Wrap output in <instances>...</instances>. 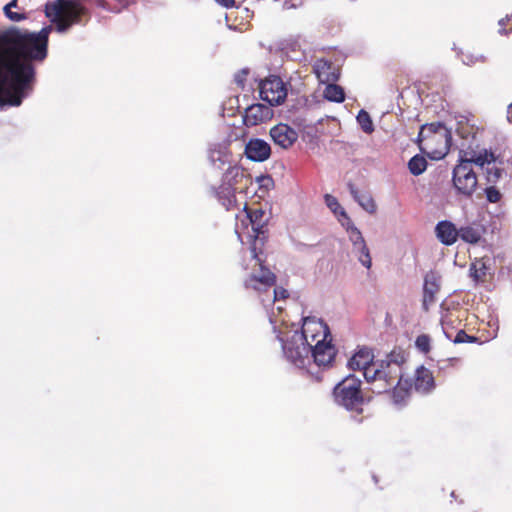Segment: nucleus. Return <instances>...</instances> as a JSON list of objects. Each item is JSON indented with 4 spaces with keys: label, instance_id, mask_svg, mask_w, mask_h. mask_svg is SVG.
<instances>
[{
    "label": "nucleus",
    "instance_id": "obj_36",
    "mask_svg": "<svg viewBox=\"0 0 512 512\" xmlns=\"http://www.w3.org/2000/svg\"><path fill=\"white\" fill-rule=\"evenodd\" d=\"M210 161L215 164L216 161H220L222 164L228 162V156L222 153L220 149H212L209 154Z\"/></svg>",
    "mask_w": 512,
    "mask_h": 512
},
{
    "label": "nucleus",
    "instance_id": "obj_1",
    "mask_svg": "<svg viewBox=\"0 0 512 512\" xmlns=\"http://www.w3.org/2000/svg\"><path fill=\"white\" fill-rule=\"evenodd\" d=\"M32 87V66H0V111L18 107Z\"/></svg>",
    "mask_w": 512,
    "mask_h": 512
},
{
    "label": "nucleus",
    "instance_id": "obj_22",
    "mask_svg": "<svg viewBox=\"0 0 512 512\" xmlns=\"http://www.w3.org/2000/svg\"><path fill=\"white\" fill-rule=\"evenodd\" d=\"M340 67L341 66H314V73L323 84L337 82L341 75Z\"/></svg>",
    "mask_w": 512,
    "mask_h": 512
},
{
    "label": "nucleus",
    "instance_id": "obj_13",
    "mask_svg": "<svg viewBox=\"0 0 512 512\" xmlns=\"http://www.w3.org/2000/svg\"><path fill=\"white\" fill-rule=\"evenodd\" d=\"M273 142L282 149L291 148L298 139L297 131L285 123H279L270 129Z\"/></svg>",
    "mask_w": 512,
    "mask_h": 512
},
{
    "label": "nucleus",
    "instance_id": "obj_39",
    "mask_svg": "<svg viewBox=\"0 0 512 512\" xmlns=\"http://www.w3.org/2000/svg\"><path fill=\"white\" fill-rule=\"evenodd\" d=\"M499 32L503 34H508L512 32V15H507L505 18L499 20Z\"/></svg>",
    "mask_w": 512,
    "mask_h": 512
},
{
    "label": "nucleus",
    "instance_id": "obj_15",
    "mask_svg": "<svg viewBox=\"0 0 512 512\" xmlns=\"http://www.w3.org/2000/svg\"><path fill=\"white\" fill-rule=\"evenodd\" d=\"M273 117V110L264 104L256 103L246 108L243 117L244 124L247 127L263 124Z\"/></svg>",
    "mask_w": 512,
    "mask_h": 512
},
{
    "label": "nucleus",
    "instance_id": "obj_46",
    "mask_svg": "<svg viewBox=\"0 0 512 512\" xmlns=\"http://www.w3.org/2000/svg\"><path fill=\"white\" fill-rule=\"evenodd\" d=\"M117 2H119V4H121L122 6H124L126 4V0H116Z\"/></svg>",
    "mask_w": 512,
    "mask_h": 512
},
{
    "label": "nucleus",
    "instance_id": "obj_14",
    "mask_svg": "<svg viewBox=\"0 0 512 512\" xmlns=\"http://www.w3.org/2000/svg\"><path fill=\"white\" fill-rule=\"evenodd\" d=\"M440 275L435 271H429L424 276L422 307L428 311L436 302V294L440 290Z\"/></svg>",
    "mask_w": 512,
    "mask_h": 512
},
{
    "label": "nucleus",
    "instance_id": "obj_7",
    "mask_svg": "<svg viewBox=\"0 0 512 512\" xmlns=\"http://www.w3.org/2000/svg\"><path fill=\"white\" fill-rule=\"evenodd\" d=\"M252 184V177L241 166H230L222 175L218 187H212V191L218 201L227 209L234 208L237 204L236 194L246 193Z\"/></svg>",
    "mask_w": 512,
    "mask_h": 512
},
{
    "label": "nucleus",
    "instance_id": "obj_11",
    "mask_svg": "<svg viewBox=\"0 0 512 512\" xmlns=\"http://www.w3.org/2000/svg\"><path fill=\"white\" fill-rule=\"evenodd\" d=\"M252 257L256 260L259 265V272H254L244 281V287L246 289H253L256 291L266 290L273 287L276 284V275L267 268L263 261L259 258L256 248L251 249Z\"/></svg>",
    "mask_w": 512,
    "mask_h": 512
},
{
    "label": "nucleus",
    "instance_id": "obj_45",
    "mask_svg": "<svg viewBox=\"0 0 512 512\" xmlns=\"http://www.w3.org/2000/svg\"><path fill=\"white\" fill-rule=\"evenodd\" d=\"M319 62H320V64H324V65L331 64L330 62L323 60V59H320Z\"/></svg>",
    "mask_w": 512,
    "mask_h": 512
},
{
    "label": "nucleus",
    "instance_id": "obj_6",
    "mask_svg": "<svg viewBox=\"0 0 512 512\" xmlns=\"http://www.w3.org/2000/svg\"><path fill=\"white\" fill-rule=\"evenodd\" d=\"M406 358L402 350L394 349L386 358L377 361L373 369L366 372V381L376 383L378 392H386L403 379V364Z\"/></svg>",
    "mask_w": 512,
    "mask_h": 512
},
{
    "label": "nucleus",
    "instance_id": "obj_21",
    "mask_svg": "<svg viewBox=\"0 0 512 512\" xmlns=\"http://www.w3.org/2000/svg\"><path fill=\"white\" fill-rule=\"evenodd\" d=\"M50 31L51 27H46L39 33H34V62L42 61L46 57Z\"/></svg>",
    "mask_w": 512,
    "mask_h": 512
},
{
    "label": "nucleus",
    "instance_id": "obj_18",
    "mask_svg": "<svg viewBox=\"0 0 512 512\" xmlns=\"http://www.w3.org/2000/svg\"><path fill=\"white\" fill-rule=\"evenodd\" d=\"M469 273L477 283H485L489 281L493 276L490 258H476L470 265Z\"/></svg>",
    "mask_w": 512,
    "mask_h": 512
},
{
    "label": "nucleus",
    "instance_id": "obj_5",
    "mask_svg": "<svg viewBox=\"0 0 512 512\" xmlns=\"http://www.w3.org/2000/svg\"><path fill=\"white\" fill-rule=\"evenodd\" d=\"M334 402L351 413L357 423L364 420V406L371 397L366 396L362 390V381L355 375H348L342 379L333 389Z\"/></svg>",
    "mask_w": 512,
    "mask_h": 512
},
{
    "label": "nucleus",
    "instance_id": "obj_40",
    "mask_svg": "<svg viewBox=\"0 0 512 512\" xmlns=\"http://www.w3.org/2000/svg\"><path fill=\"white\" fill-rule=\"evenodd\" d=\"M289 296V293L286 289L283 288H275L274 289V297L273 301H277L280 299H286Z\"/></svg>",
    "mask_w": 512,
    "mask_h": 512
},
{
    "label": "nucleus",
    "instance_id": "obj_32",
    "mask_svg": "<svg viewBox=\"0 0 512 512\" xmlns=\"http://www.w3.org/2000/svg\"><path fill=\"white\" fill-rule=\"evenodd\" d=\"M358 124L360 125L361 129L367 133L371 134L374 131V125L373 121L371 119L370 114L365 111L364 109H361L356 117Z\"/></svg>",
    "mask_w": 512,
    "mask_h": 512
},
{
    "label": "nucleus",
    "instance_id": "obj_20",
    "mask_svg": "<svg viewBox=\"0 0 512 512\" xmlns=\"http://www.w3.org/2000/svg\"><path fill=\"white\" fill-rule=\"evenodd\" d=\"M484 233L485 228L483 225L479 223H471L459 228L458 238L469 244H477Z\"/></svg>",
    "mask_w": 512,
    "mask_h": 512
},
{
    "label": "nucleus",
    "instance_id": "obj_16",
    "mask_svg": "<svg viewBox=\"0 0 512 512\" xmlns=\"http://www.w3.org/2000/svg\"><path fill=\"white\" fill-rule=\"evenodd\" d=\"M373 360V351L368 347H361L348 360V367L354 371L363 370V375L366 378L368 369H373L376 365Z\"/></svg>",
    "mask_w": 512,
    "mask_h": 512
},
{
    "label": "nucleus",
    "instance_id": "obj_19",
    "mask_svg": "<svg viewBox=\"0 0 512 512\" xmlns=\"http://www.w3.org/2000/svg\"><path fill=\"white\" fill-rule=\"evenodd\" d=\"M435 232L441 243L450 246L457 241L459 229L450 221H441L436 225Z\"/></svg>",
    "mask_w": 512,
    "mask_h": 512
},
{
    "label": "nucleus",
    "instance_id": "obj_23",
    "mask_svg": "<svg viewBox=\"0 0 512 512\" xmlns=\"http://www.w3.org/2000/svg\"><path fill=\"white\" fill-rule=\"evenodd\" d=\"M414 386L418 391H429L434 386L432 372L424 366L419 367L415 373Z\"/></svg>",
    "mask_w": 512,
    "mask_h": 512
},
{
    "label": "nucleus",
    "instance_id": "obj_4",
    "mask_svg": "<svg viewBox=\"0 0 512 512\" xmlns=\"http://www.w3.org/2000/svg\"><path fill=\"white\" fill-rule=\"evenodd\" d=\"M496 160L494 154L487 150L481 152L460 151L459 163L453 169V185L458 193L464 196H471L477 187V176L472 169V164L483 167L490 165Z\"/></svg>",
    "mask_w": 512,
    "mask_h": 512
},
{
    "label": "nucleus",
    "instance_id": "obj_34",
    "mask_svg": "<svg viewBox=\"0 0 512 512\" xmlns=\"http://www.w3.org/2000/svg\"><path fill=\"white\" fill-rule=\"evenodd\" d=\"M486 199L490 203H498L502 198V194L499 189L494 185L485 188Z\"/></svg>",
    "mask_w": 512,
    "mask_h": 512
},
{
    "label": "nucleus",
    "instance_id": "obj_27",
    "mask_svg": "<svg viewBox=\"0 0 512 512\" xmlns=\"http://www.w3.org/2000/svg\"><path fill=\"white\" fill-rule=\"evenodd\" d=\"M18 8V0H11L3 7V13L7 19L11 22H20L29 18L28 13L12 11V9Z\"/></svg>",
    "mask_w": 512,
    "mask_h": 512
},
{
    "label": "nucleus",
    "instance_id": "obj_37",
    "mask_svg": "<svg viewBox=\"0 0 512 512\" xmlns=\"http://www.w3.org/2000/svg\"><path fill=\"white\" fill-rule=\"evenodd\" d=\"M348 233H349V239L352 242L353 247L356 246L359 242H365V240L362 236V233L356 227H351L348 230Z\"/></svg>",
    "mask_w": 512,
    "mask_h": 512
},
{
    "label": "nucleus",
    "instance_id": "obj_25",
    "mask_svg": "<svg viewBox=\"0 0 512 512\" xmlns=\"http://www.w3.org/2000/svg\"><path fill=\"white\" fill-rule=\"evenodd\" d=\"M349 190L354 199L369 213H374L377 209L376 203L370 195H359L354 184H348Z\"/></svg>",
    "mask_w": 512,
    "mask_h": 512
},
{
    "label": "nucleus",
    "instance_id": "obj_44",
    "mask_svg": "<svg viewBox=\"0 0 512 512\" xmlns=\"http://www.w3.org/2000/svg\"><path fill=\"white\" fill-rule=\"evenodd\" d=\"M507 120L512 123V103L508 106L507 109Z\"/></svg>",
    "mask_w": 512,
    "mask_h": 512
},
{
    "label": "nucleus",
    "instance_id": "obj_26",
    "mask_svg": "<svg viewBox=\"0 0 512 512\" xmlns=\"http://www.w3.org/2000/svg\"><path fill=\"white\" fill-rule=\"evenodd\" d=\"M323 93L324 97L331 102L342 103L345 100L344 89L336 82L327 83Z\"/></svg>",
    "mask_w": 512,
    "mask_h": 512
},
{
    "label": "nucleus",
    "instance_id": "obj_17",
    "mask_svg": "<svg viewBox=\"0 0 512 512\" xmlns=\"http://www.w3.org/2000/svg\"><path fill=\"white\" fill-rule=\"evenodd\" d=\"M245 155L254 162H263L270 157L271 147L262 139H251L245 146Z\"/></svg>",
    "mask_w": 512,
    "mask_h": 512
},
{
    "label": "nucleus",
    "instance_id": "obj_9",
    "mask_svg": "<svg viewBox=\"0 0 512 512\" xmlns=\"http://www.w3.org/2000/svg\"><path fill=\"white\" fill-rule=\"evenodd\" d=\"M45 13L56 30L62 33L81 24L88 10L79 0H53L46 4Z\"/></svg>",
    "mask_w": 512,
    "mask_h": 512
},
{
    "label": "nucleus",
    "instance_id": "obj_33",
    "mask_svg": "<svg viewBox=\"0 0 512 512\" xmlns=\"http://www.w3.org/2000/svg\"><path fill=\"white\" fill-rule=\"evenodd\" d=\"M415 346L416 348L424 353L427 354L431 350V338L427 334H421L419 335L415 340Z\"/></svg>",
    "mask_w": 512,
    "mask_h": 512
},
{
    "label": "nucleus",
    "instance_id": "obj_12",
    "mask_svg": "<svg viewBox=\"0 0 512 512\" xmlns=\"http://www.w3.org/2000/svg\"><path fill=\"white\" fill-rule=\"evenodd\" d=\"M259 93L263 101L271 106L283 103L287 97V89L279 76H270L259 83Z\"/></svg>",
    "mask_w": 512,
    "mask_h": 512
},
{
    "label": "nucleus",
    "instance_id": "obj_31",
    "mask_svg": "<svg viewBox=\"0 0 512 512\" xmlns=\"http://www.w3.org/2000/svg\"><path fill=\"white\" fill-rule=\"evenodd\" d=\"M427 168V161L422 155L413 156L408 162V169L414 176L422 174Z\"/></svg>",
    "mask_w": 512,
    "mask_h": 512
},
{
    "label": "nucleus",
    "instance_id": "obj_35",
    "mask_svg": "<svg viewBox=\"0 0 512 512\" xmlns=\"http://www.w3.org/2000/svg\"><path fill=\"white\" fill-rule=\"evenodd\" d=\"M503 169L497 168L495 166L493 167H487L486 169V180L490 184H495L502 176Z\"/></svg>",
    "mask_w": 512,
    "mask_h": 512
},
{
    "label": "nucleus",
    "instance_id": "obj_42",
    "mask_svg": "<svg viewBox=\"0 0 512 512\" xmlns=\"http://www.w3.org/2000/svg\"><path fill=\"white\" fill-rule=\"evenodd\" d=\"M216 1L225 7H232L235 4V0H216Z\"/></svg>",
    "mask_w": 512,
    "mask_h": 512
},
{
    "label": "nucleus",
    "instance_id": "obj_10",
    "mask_svg": "<svg viewBox=\"0 0 512 512\" xmlns=\"http://www.w3.org/2000/svg\"><path fill=\"white\" fill-rule=\"evenodd\" d=\"M282 348L286 358L299 368L305 367L313 360V347L303 340L302 335H298L297 331L283 341Z\"/></svg>",
    "mask_w": 512,
    "mask_h": 512
},
{
    "label": "nucleus",
    "instance_id": "obj_28",
    "mask_svg": "<svg viewBox=\"0 0 512 512\" xmlns=\"http://www.w3.org/2000/svg\"><path fill=\"white\" fill-rule=\"evenodd\" d=\"M244 210L247 213L256 236H258L260 233H262L263 226L261 221L264 216V211L262 209H249L246 204L244 206Z\"/></svg>",
    "mask_w": 512,
    "mask_h": 512
},
{
    "label": "nucleus",
    "instance_id": "obj_2",
    "mask_svg": "<svg viewBox=\"0 0 512 512\" xmlns=\"http://www.w3.org/2000/svg\"><path fill=\"white\" fill-rule=\"evenodd\" d=\"M298 335L313 347V362L318 366L330 365L337 354V349L332 343V335L328 325L315 317H306Z\"/></svg>",
    "mask_w": 512,
    "mask_h": 512
},
{
    "label": "nucleus",
    "instance_id": "obj_30",
    "mask_svg": "<svg viewBox=\"0 0 512 512\" xmlns=\"http://www.w3.org/2000/svg\"><path fill=\"white\" fill-rule=\"evenodd\" d=\"M411 383L408 380H400V384L393 386V400L395 403L400 404L409 396Z\"/></svg>",
    "mask_w": 512,
    "mask_h": 512
},
{
    "label": "nucleus",
    "instance_id": "obj_8",
    "mask_svg": "<svg viewBox=\"0 0 512 512\" xmlns=\"http://www.w3.org/2000/svg\"><path fill=\"white\" fill-rule=\"evenodd\" d=\"M451 141V131L440 122L423 125L418 134L420 150L433 160L442 159L447 155Z\"/></svg>",
    "mask_w": 512,
    "mask_h": 512
},
{
    "label": "nucleus",
    "instance_id": "obj_41",
    "mask_svg": "<svg viewBox=\"0 0 512 512\" xmlns=\"http://www.w3.org/2000/svg\"><path fill=\"white\" fill-rule=\"evenodd\" d=\"M326 204L329 208H331L333 211H335V208L339 206V203L337 199L331 195L325 196Z\"/></svg>",
    "mask_w": 512,
    "mask_h": 512
},
{
    "label": "nucleus",
    "instance_id": "obj_43",
    "mask_svg": "<svg viewBox=\"0 0 512 512\" xmlns=\"http://www.w3.org/2000/svg\"><path fill=\"white\" fill-rule=\"evenodd\" d=\"M96 4L104 9L110 10L108 3L105 0H96Z\"/></svg>",
    "mask_w": 512,
    "mask_h": 512
},
{
    "label": "nucleus",
    "instance_id": "obj_24",
    "mask_svg": "<svg viewBox=\"0 0 512 512\" xmlns=\"http://www.w3.org/2000/svg\"><path fill=\"white\" fill-rule=\"evenodd\" d=\"M280 58L283 62H302L305 55L297 43H289L280 49Z\"/></svg>",
    "mask_w": 512,
    "mask_h": 512
},
{
    "label": "nucleus",
    "instance_id": "obj_3",
    "mask_svg": "<svg viewBox=\"0 0 512 512\" xmlns=\"http://www.w3.org/2000/svg\"><path fill=\"white\" fill-rule=\"evenodd\" d=\"M0 64H32V31L14 25L0 30Z\"/></svg>",
    "mask_w": 512,
    "mask_h": 512
},
{
    "label": "nucleus",
    "instance_id": "obj_29",
    "mask_svg": "<svg viewBox=\"0 0 512 512\" xmlns=\"http://www.w3.org/2000/svg\"><path fill=\"white\" fill-rule=\"evenodd\" d=\"M352 251L357 255L359 262L364 267H366L367 269L371 268L372 259L366 242H359L356 246L352 248Z\"/></svg>",
    "mask_w": 512,
    "mask_h": 512
},
{
    "label": "nucleus",
    "instance_id": "obj_38",
    "mask_svg": "<svg viewBox=\"0 0 512 512\" xmlns=\"http://www.w3.org/2000/svg\"><path fill=\"white\" fill-rule=\"evenodd\" d=\"M454 342L455 343H474V342H477V338L475 336L468 335L464 330H460L457 332Z\"/></svg>",
    "mask_w": 512,
    "mask_h": 512
}]
</instances>
